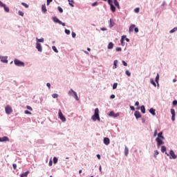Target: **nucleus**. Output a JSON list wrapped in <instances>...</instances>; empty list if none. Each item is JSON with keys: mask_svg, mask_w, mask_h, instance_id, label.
I'll list each match as a JSON object with an SVG mask.
<instances>
[{"mask_svg": "<svg viewBox=\"0 0 177 177\" xmlns=\"http://www.w3.org/2000/svg\"><path fill=\"white\" fill-rule=\"evenodd\" d=\"M134 115H135L136 118H140L142 117L140 112H139L138 111H135Z\"/></svg>", "mask_w": 177, "mask_h": 177, "instance_id": "9d476101", "label": "nucleus"}, {"mask_svg": "<svg viewBox=\"0 0 177 177\" xmlns=\"http://www.w3.org/2000/svg\"><path fill=\"white\" fill-rule=\"evenodd\" d=\"M18 15H19V16H22V17H23V16H24V12H23V11H20V10H19V11L18 12Z\"/></svg>", "mask_w": 177, "mask_h": 177, "instance_id": "4c0bfd02", "label": "nucleus"}, {"mask_svg": "<svg viewBox=\"0 0 177 177\" xmlns=\"http://www.w3.org/2000/svg\"><path fill=\"white\" fill-rule=\"evenodd\" d=\"M36 48L39 52H42V46H41V44L37 43Z\"/></svg>", "mask_w": 177, "mask_h": 177, "instance_id": "ddd939ff", "label": "nucleus"}, {"mask_svg": "<svg viewBox=\"0 0 177 177\" xmlns=\"http://www.w3.org/2000/svg\"><path fill=\"white\" fill-rule=\"evenodd\" d=\"M26 108L28 110H30V111H32V108L31 106H27Z\"/></svg>", "mask_w": 177, "mask_h": 177, "instance_id": "09e8293b", "label": "nucleus"}, {"mask_svg": "<svg viewBox=\"0 0 177 177\" xmlns=\"http://www.w3.org/2000/svg\"><path fill=\"white\" fill-rule=\"evenodd\" d=\"M113 48H114V44L113 42H110L108 45V49H113Z\"/></svg>", "mask_w": 177, "mask_h": 177, "instance_id": "6ab92c4d", "label": "nucleus"}, {"mask_svg": "<svg viewBox=\"0 0 177 177\" xmlns=\"http://www.w3.org/2000/svg\"><path fill=\"white\" fill-rule=\"evenodd\" d=\"M128 152H129L128 148L125 147V149H124V154H125V156H128Z\"/></svg>", "mask_w": 177, "mask_h": 177, "instance_id": "72a5a7b5", "label": "nucleus"}, {"mask_svg": "<svg viewBox=\"0 0 177 177\" xmlns=\"http://www.w3.org/2000/svg\"><path fill=\"white\" fill-rule=\"evenodd\" d=\"M48 164L50 167H52V164H53V161L50 160Z\"/></svg>", "mask_w": 177, "mask_h": 177, "instance_id": "e2e57ef3", "label": "nucleus"}, {"mask_svg": "<svg viewBox=\"0 0 177 177\" xmlns=\"http://www.w3.org/2000/svg\"><path fill=\"white\" fill-rule=\"evenodd\" d=\"M97 1H95L94 2L93 4H92V6H97Z\"/></svg>", "mask_w": 177, "mask_h": 177, "instance_id": "052dcab7", "label": "nucleus"}, {"mask_svg": "<svg viewBox=\"0 0 177 177\" xmlns=\"http://www.w3.org/2000/svg\"><path fill=\"white\" fill-rule=\"evenodd\" d=\"M122 64L123 65L127 67V66H128V64H127V62L125 61H122Z\"/></svg>", "mask_w": 177, "mask_h": 177, "instance_id": "864d4df0", "label": "nucleus"}, {"mask_svg": "<svg viewBox=\"0 0 177 177\" xmlns=\"http://www.w3.org/2000/svg\"><path fill=\"white\" fill-rule=\"evenodd\" d=\"M12 167H13V169H16V168H17V165L13 164V165H12Z\"/></svg>", "mask_w": 177, "mask_h": 177, "instance_id": "13d9d810", "label": "nucleus"}, {"mask_svg": "<svg viewBox=\"0 0 177 177\" xmlns=\"http://www.w3.org/2000/svg\"><path fill=\"white\" fill-rule=\"evenodd\" d=\"M1 62H2L3 63H8V60L6 59V58H2V59H1Z\"/></svg>", "mask_w": 177, "mask_h": 177, "instance_id": "37998d69", "label": "nucleus"}, {"mask_svg": "<svg viewBox=\"0 0 177 177\" xmlns=\"http://www.w3.org/2000/svg\"><path fill=\"white\" fill-rule=\"evenodd\" d=\"M53 20L55 21V23H58V24H62V21H59L56 17H53Z\"/></svg>", "mask_w": 177, "mask_h": 177, "instance_id": "2eb2a0df", "label": "nucleus"}, {"mask_svg": "<svg viewBox=\"0 0 177 177\" xmlns=\"http://www.w3.org/2000/svg\"><path fill=\"white\" fill-rule=\"evenodd\" d=\"M171 115H175V109H171Z\"/></svg>", "mask_w": 177, "mask_h": 177, "instance_id": "79ce46f5", "label": "nucleus"}, {"mask_svg": "<svg viewBox=\"0 0 177 177\" xmlns=\"http://www.w3.org/2000/svg\"><path fill=\"white\" fill-rule=\"evenodd\" d=\"M151 84H152V85H153V86H157L156 82H154V80H153V79H151Z\"/></svg>", "mask_w": 177, "mask_h": 177, "instance_id": "cd10ccee", "label": "nucleus"}, {"mask_svg": "<svg viewBox=\"0 0 177 177\" xmlns=\"http://www.w3.org/2000/svg\"><path fill=\"white\" fill-rule=\"evenodd\" d=\"M171 120H172L173 121H175V115H172V116H171Z\"/></svg>", "mask_w": 177, "mask_h": 177, "instance_id": "338daca9", "label": "nucleus"}, {"mask_svg": "<svg viewBox=\"0 0 177 177\" xmlns=\"http://www.w3.org/2000/svg\"><path fill=\"white\" fill-rule=\"evenodd\" d=\"M52 1L53 0H47V6H49V5L50 4V2H52Z\"/></svg>", "mask_w": 177, "mask_h": 177, "instance_id": "8fccbe9b", "label": "nucleus"}, {"mask_svg": "<svg viewBox=\"0 0 177 177\" xmlns=\"http://www.w3.org/2000/svg\"><path fill=\"white\" fill-rule=\"evenodd\" d=\"M58 117L62 121V122H66V117L63 115V113H62V110L60 109L59 110Z\"/></svg>", "mask_w": 177, "mask_h": 177, "instance_id": "20e7f679", "label": "nucleus"}, {"mask_svg": "<svg viewBox=\"0 0 177 177\" xmlns=\"http://www.w3.org/2000/svg\"><path fill=\"white\" fill-rule=\"evenodd\" d=\"M58 10L60 13H63V8H62V7L58 6Z\"/></svg>", "mask_w": 177, "mask_h": 177, "instance_id": "ea45409f", "label": "nucleus"}, {"mask_svg": "<svg viewBox=\"0 0 177 177\" xmlns=\"http://www.w3.org/2000/svg\"><path fill=\"white\" fill-rule=\"evenodd\" d=\"M164 139L165 138H156V140L157 142L158 147H160V146L164 145Z\"/></svg>", "mask_w": 177, "mask_h": 177, "instance_id": "423d86ee", "label": "nucleus"}, {"mask_svg": "<svg viewBox=\"0 0 177 177\" xmlns=\"http://www.w3.org/2000/svg\"><path fill=\"white\" fill-rule=\"evenodd\" d=\"M158 138H161V139H165V138H164V136H162V132H160L158 134Z\"/></svg>", "mask_w": 177, "mask_h": 177, "instance_id": "5701e85b", "label": "nucleus"}, {"mask_svg": "<svg viewBox=\"0 0 177 177\" xmlns=\"http://www.w3.org/2000/svg\"><path fill=\"white\" fill-rule=\"evenodd\" d=\"M149 113H150L151 114H152V115H156V109H153V108L150 109Z\"/></svg>", "mask_w": 177, "mask_h": 177, "instance_id": "a211bd4d", "label": "nucleus"}, {"mask_svg": "<svg viewBox=\"0 0 177 177\" xmlns=\"http://www.w3.org/2000/svg\"><path fill=\"white\" fill-rule=\"evenodd\" d=\"M52 49L55 52V53H59V50H57V48H56V46H53L52 47Z\"/></svg>", "mask_w": 177, "mask_h": 177, "instance_id": "bb28decb", "label": "nucleus"}, {"mask_svg": "<svg viewBox=\"0 0 177 177\" xmlns=\"http://www.w3.org/2000/svg\"><path fill=\"white\" fill-rule=\"evenodd\" d=\"M6 114H10V113H12L13 111V109H12V107H10V106L8 105L6 108Z\"/></svg>", "mask_w": 177, "mask_h": 177, "instance_id": "0eeeda50", "label": "nucleus"}, {"mask_svg": "<svg viewBox=\"0 0 177 177\" xmlns=\"http://www.w3.org/2000/svg\"><path fill=\"white\" fill-rule=\"evenodd\" d=\"M68 95L70 96H73V95H74L75 97V99L76 100H79L80 99L78 98V95H77V93L75 91H74L73 89H71L69 91H68Z\"/></svg>", "mask_w": 177, "mask_h": 177, "instance_id": "39448f33", "label": "nucleus"}, {"mask_svg": "<svg viewBox=\"0 0 177 177\" xmlns=\"http://www.w3.org/2000/svg\"><path fill=\"white\" fill-rule=\"evenodd\" d=\"M25 114H31V112L29 111H25Z\"/></svg>", "mask_w": 177, "mask_h": 177, "instance_id": "0e129e2a", "label": "nucleus"}, {"mask_svg": "<svg viewBox=\"0 0 177 177\" xmlns=\"http://www.w3.org/2000/svg\"><path fill=\"white\" fill-rule=\"evenodd\" d=\"M139 10H140V9L138 8H137L134 10V12H136V13H139Z\"/></svg>", "mask_w": 177, "mask_h": 177, "instance_id": "5fc2aeb1", "label": "nucleus"}, {"mask_svg": "<svg viewBox=\"0 0 177 177\" xmlns=\"http://www.w3.org/2000/svg\"><path fill=\"white\" fill-rule=\"evenodd\" d=\"M118 84V83H114L113 85V89H117Z\"/></svg>", "mask_w": 177, "mask_h": 177, "instance_id": "e433bc0d", "label": "nucleus"}, {"mask_svg": "<svg viewBox=\"0 0 177 177\" xmlns=\"http://www.w3.org/2000/svg\"><path fill=\"white\" fill-rule=\"evenodd\" d=\"M68 1L69 2V5L70 6H72V8H74V0H68Z\"/></svg>", "mask_w": 177, "mask_h": 177, "instance_id": "b1692460", "label": "nucleus"}, {"mask_svg": "<svg viewBox=\"0 0 177 177\" xmlns=\"http://www.w3.org/2000/svg\"><path fill=\"white\" fill-rule=\"evenodd\" d=\"M6 5L5 3H3L2 1H0V6L1 8H4Z\"/></svg>", "mask_w": 177, "mask_h": 177, "instance_id": "a19ab883", "label": "nucleus"}, {"mask_svg": "<svg viewBox=\"0 0 177 177\" xmlns=\"http://www.w3.org/2000/svg\"><path fill=\"white\" fill-rule=\"evenodd\" d=\"M160 80V75L157 74L156 77V82L158 84V80Z\"/></svg>", "mask_w": 177, "mask_h": 177, "instance_id": "c85d7f7f", "label": "nucleus"}, {"mask_svg": "<svg viewBox=\"0 0 177 177\" xmlns=\"http://www.w3.org/2000/svg\"><path fill=\"white\" fill-rule=\"evenodd\" d=\"M117 64H118V61L115 60L113 62V66H115V68H117Z\"/></svg>", "mask_w": 177, "mask_h": 177, "instance_id": "473e14b6", "label": "nucleus"}, {"mask_svg": "<svg viewBox=\"0 0 177 177\" xmlns=\"http://www.w3.org/2000/svg\"><path fill=\"white\" fill-rule=\"evenodd\" d=\"M136 26L135 24H132L130 26L129 28V32H133V30L135 31V32H139V28H136Z\"/></svg>", "mask_w": 177, "mask_h": 177, "instance_id": "f03ea898", "label": "nucleus"}, {"mask_svg": "<svg viewBox=\"0 0 177 177\" xmlns=\"http://www.w3.org/2000/svg\"><path fill=\"white\" fill-rule=\"evenodd\" d=\"M113 3L118 9H120V3H118V1L117 0H113Z\"/></svg>", "mask_w": 177, "mask_h": 177, "instance_id": "f3484780", "label": "nucleus"}, {"mask_svg": "<svg viewBox=\"0 0 177 177\" xmlns=\"http://www.w3.org/2000/svg\"><path fill=\"white\" fill-rule=\"evenodd\" d=\"M126 74L127 75V77H131V72H129V71H126Z\"/></svg>", "mask_w": 177, "mask_h": 177, "instance_id": "49530a36", "label": "nucleus"}, {"mask_svg": "<svg viewBox=\"0 0 177 177\" xmlns=\"http://www.w3.org/2000/svg\"><path fill=\"white\" fill-rule=\"evenodd\" d=\"M140 109H141L142 113L145 114V113H146V108H145V106L144 105L141 106Z\"/></svg>", "mask_w": 177, "mask_h": 177, "instance_id": "aec40b11", "label": "nucleus"}, {"mask_svg": "<svg viewBox=\"0 0 177 177\" xmlns=\"http://www.w3.org/2000/svg\"><path fill=\"white\" fill-rule=\"evenodd\" d=\"M135 106H139V102H136L135 103Z\"/></svg>", "mask_w": 177, "mask_h": 177, "instance_id": "774afa93", "label": "nucleus"}, {"mask_svg": "<svg viewBox=\"0 0 177 177\" xmlns=\"http://www.w3.org/2000/svg\"><path fill=\"white\" fill-rule=\"evenodd\" d=\"M158 154H159V152H158V150L154 151L153 157H154L155 158H157V156H158Z\"/></svg>", "mask_w": 177, "mask_h": 177, "instance_id": "a878e982", "label": "nucleus"}, {"mask_svg": "<svg viewBox=\"0 0 177 177\" xmlns=\"http://www.w3.org/2000/svg\"><path fill=\"white\" fill-rule=\"evenodd\" d=\"M177 104V100L173 101V106H176Z\"/></svg>", "mask_w": 177, "mask_h": 177, "instance_id": "4d7b16f0", "label": "nucleus"}, {"mask_svg": "<svg viewBox=\"0 0 177 177\" xmlns=\"http://www.w3.org/2000/svg\"><path fill=\"white\" fill-rule=\"evenodd\" d=\"M109 115H110L111 117H114V118H117V117H119L120 116V113H114V111H111Z\"/></svg>", "mask_w": 177, "mask_h": 177, "instance_id": "6e6552de", "label": "nucleus"}, {"mask_svg": "<svg viewBox=\"0 0 177 177\" xmlns=\"http://www.w3.org/2000/svg\"><path fill=\"white\" fill-rule=\"evenodd\" d=\"M125 38H127L126 35L122 36L121 42H124V41H125Z\"/></svg>", "mask_w": 177, "mask_h": 177, "instance_id": "58836bf2", "label": "nucleus"}, {"mask_svg": "<svg viewBox=\"0 0 177 177\" xmlns=\"http://www.w3.org/2000/svg\"><path fill=\"white\" fill-rule=\"evenodd\" d=\"M111 10L114 13V12H115V6H114V5L111 4Z\"/></svg>", "mask_w": 177, "mask_h": 177, "instance_id": "4be33fe9", "label": "nucleus"}, {"mask_svg": "<svg viewBox=\"0 0 177 177\" xmlns=\"http://www.w3.org/2000/svg\"><path fill=\"white\" fill-rule=\"evenodd\" d=\"M169 154H170V158H173V160H175L177 158V156L175 154V152H174L173 150L170 151Z\"/></svg>", "mask_w": 177, "mask_h": 177, "instance_id": "1a4fd4ad", "label": "nucleus"}, {"mask_svg": "<svg viewBox=\"0 0 177 177\" xmlns=\"http://www.w3.org/2000/svg\"><path fill=\"white\" fill-rule=\"evenodd\" d=\"M77 35L75 34V32H72V37H73V38H75V36H76Z\"/></svg>", "mask_w": 177, "mask_h": 177, "instance_id": "bf43d9fd", "label": "nucleus"}, {"mask_svg": "<svg viewBox=\"0 0 177 177\" xmlns=\"http://www.w3.org/2000/svg\"><path fill=\"white\" fill-rule=\"evenodd\" d=\"M37 42H44V38H41V39H38V38H36Z\"/></svg>", "mask_w": 177, "mask_h": 177, "instance_id": "c9c22d12", "label": "nucleus"}, {"mask_svg": "<svg viewBox=\"0 0 177 177\" xmlns=\"http://www.w3.org/2000/svg\"><path fill=\"white\" fill-rule=\"evenodd\" d=\"M3 8H4L5 12H7V13H9L10 9L8 8V7H7L6 6H5V7H3Z\"/></svg>", "mask_w": 177, "mask_h": 177, "instance_id": "7c9ffc66", "label": "nucleus"}, {"mask_svg": "<svg viewBox=\"0 0 177 177\" xmlns=\"http://www.w3.org/2000/svg\"><path fill=\"white\" fill-rule=\"evenodd\" d=\"M46 86H48V89H50V83H47Z\"/></svg>", "mask_w": 177, "mask_h": 177, "instance_id": "680f3d73", "label": "nucleus"}, {"mask_svg": "<svg viewBox=\"0 0 177 177\" xmlns=\"http://www.w3.org/2000/svg\"><path fill=\"white\" fill-rule=\"evenodd\" d=\"M91 119L93 120V121H96V120H97V121H100V116L99 115L98 108H96L95 109L94 115L91 117Z\"/></svg>", "mask_w": 177, "mask_h": 177, "instance_id": "f257e3e1", "label": "nucleus"}, {"mask_svg": "<svg viewBox=\"0 0 177 177\" xmlns=\"http://www.w3.org/2000/svg\"><path fill=\"white\" fill-rule=\"evenodd\" d=\"M161 151L162 153H165V151H167V147L165 146H162Z\"/></svg>", "mask_w": 177, "mask_h": 177, "instance_id": "393cba45", "label": "nucleus"}, {"mask_svg": "<svg viewBox=\"0 0 177 177\" xmlns=\"http://www.w3.org/2000/svg\"><path fill=\"white\" fill-rule=\"evenodd\" d=\"M115 97V95H111V99H114Z\"/></svg>", "mask_w": 177, "mask_h": 177, "instance_id": "69168bd1", "label": "nucleus"}, {"mask_svg": "<svg viewBox=\"0 0 177 177\" xmlns=\"http://www.w3.org/2000/svg\"><path fill=\"white\" fill-rule=\"evenodd\" d=\"M176 31H177V28H176V27L174 28H173L172 30H171L169 31V32H170L171 34H172V32H175Z\"/></svg>", "mask_w": 177, "mask_h": 177, "instance_id": "c756f323", "label": "nucleus"}, {"mask_svg": "<svg viewBox=\"0 0 177 177\" xmlns=\"http://www.w3.org/2000/svg\"><path fill=\"white\" fill-rule=\"evenodd\" d=\"M28 174H30L29 171H27L20 175L21 177H27L28 176Z\"/></svg>", "mask_w": 177, "mask_h": 177, "instance_id": "dca6fc26", "label": "nucleus"}, {"mask_svg": "<svg viewBox=\"0 0 177 177\" xmlns=\"http://www.w3.org/2000/svg\"><path fill=\"white\" fill-rule=\"evenodd\" d=\"M130 109L132 110V111H135V107L133 106H131Z\"/></svg>", "mask_w": 177, "mask_h": 177, "instance_id": "6e6d98bb", "label": "nucleus"}, {"mask_svg": "<svg viewBox=\"0 0 177 177\" xmlns=\"http://www.w3.org/2000/svg\"><path fill=\"white\" fill-rule=\"evenodd\" d=\"M65 32L67 34V35H70V30L66 29Z\"/></svg>", "mask_w": 177, "mask_h": 177, "instance_id": "de8ad7c7", "label": "nucleus"}, {"mask_svg": "<svg viewBox=\"0 0 177 177\" xmlns=\"http://www.w3.org/2000/svg\"><path fill=\"white\" fill-rule=\"evenodd\" d=\"M21 5L23 6H24L25 8H28V4H27V3H21Z\"/></svg>", "mask_w": 177, "mask_h": 177, "instance_id": "a18cd8bd", "label": "nucleus"}, {"mask_svg": "<svg viewBox=\"0 0 177 177\" xmlns=\"http://www.w3.org/2000/svg\"><path fill=\"white\" fill-rule=\"evenodd\" d=\"M114 24H115L114 22H113V19H110V24H109V27L111 28L112 27H114Z\"/></svg>", "mask_w": 177, "mask_h": 177, "instance_id": "412c9836", "label": "nucleus"}, {"mask_svg": "<svg viewBox=\"0 0 177 177\" xmlns=\"http://www.w3.org/2000/svg\"><path fill=\"white\" fill-rule=\"evenodd\" d=\"M116 52H121V50H122V48H121L120 47H118L115 49Z\"/></svg>", "mask_w": 177, "mask_h": 177, "instance_id": "c03bdc74", "label": "nucleus"}, {"mask_svg": "<svg viewBox=\"0 0 177 177\" xmlns=\"http://www.w3.org/2000/svg\"><path fill=\"white\" fill-rule=\"evenodd\" d=\"M109 5H113V0H108Z\"/></svg>", "mask_w": 177, "mask_h": 177, "instance_id": "3c124183", "label": "nucleus"}, {"mask_svg": "<svg viewBox=\"0 0 177 177\" xmlns=\"http://www.w3.org/2000/svg\"><path fill=\"white\" fill-rule=\"evenodd\" d=\"M104 143L106 146H109V145H110V138H104Z\"/></svg>", "mask_w": 177, "mask_h": 177, "instance_id": "f8f14e48", "label": "nucleus"}, {"mask_svg": "<svg viewBox=\"0 0 177 177\" xmlns=\"http://www.w3.org/2000/svg\"><path fill=\"white\" fill-rule=\"evenodd\" d=\"M14 63H15V66H18L19 67H24V62H23L17 59H15L14 60Z\"/></svg>", "mask_w": 177, "mask_h": 177, "instance_id": "7ed1b4c3", "label": "nucleus"}, {"mask_svg": "<svg viewBox=\"0 0 177 177\" xmlns=\"http://www.w3.org/2000/svg\"><path fill=\"white\" fill-rule=\"evenodd\" d=\"M153 136H154V138H156V136H157V129H156V130L154 131Z\"/></svg>", "mask_w": 177, "mask_h": 177, "instance_id": "603ef678", "label": "nucleus"}, {"mask_svg": "<svg viewBox=\"0 0 177 177\" xmlns=\"http://www.w3.org/2000/svg\"><path fill=\"white\" fill-rule=\"evenodd\" d=\"M0 142H9V138L3 136L0 138Z\"/></svg>", "mask_w": 177, "mask_h": 177, "instance_id": "9b49d317", "label": "nucleus"}, {"mask_svg": "<svg viewBox=\"0 0 177 177\" xmlns=\"http://www.w3.org/2000/svg\"><path fill=\"white\" fill-rule=\"evenodd\" d=\"M57 161H58L57 158L54 157V158H53V163H54V164H57Z\"/></svg>", "mask_w": 177, "mask_h": 177, "instance_id": "2f4dec72", "label": "nucleus"}, {"mask_svg": "<svg viewBox=\"0 0 177 177\" xmlns=\"http://www.w3.org/2000/svg\"><path fill=\"white\" fill-rule=\"evenodd\" d=\"M53 97L54 99H57V97H59V95L56 94V93H54V94H53Z\"/></svg>", "mask_w": 177, "mask_h": 177, "instance_id": "f704fd0d", "label": "nucleus"}, {"mask_svg": "<svg viewBox=\"0 0 177 177\" xmlns=\"http://www.w3.org/2000/svg\"><path fill=\"white\" fill-rule=\"evenodd\" d=\"M47 11H48V10L46 9V5L43 4L41 6V12H43V13H46Z\"/></svg>", "mask_w": 177, "mask_h": 177, "instance_id": "4468645a", "label": "nucleus"}]
</instances>
